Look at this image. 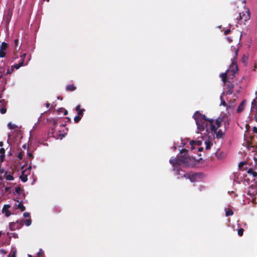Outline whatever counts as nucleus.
Masks as SVG:
<instances>
[{"label":"nucleus","instance_id":"51","mask_svg":"<svg viewBox=\"0 0 257 257\" xmlns=\"http://www.w3.org/2000/svg\"><path fill=\"white\" fill-rule=\"evenodd\" d=\"M31 56H30V57H29V61L31 60Z\"/></svg>","mask_w":257,"mask_h":257},{"label":"nucleus","instance_id":"17","mask_svg":"<svg viewBox=\"0 0 257 257\" xmlns=\"http://www.w3.org/2000/svg\"><path fill=\"white\" fill-rule=\"evenodd\" d=\"M247 172L248 174L252 175L253 177H256L257 176V173L254 172L252 169H249Z\"/></svg>","mask_w":257,"mask_h":257},{"label":"nucleus","instance_id":"41","mask_svg":"<svg viewBox=\"0 0 257 257\" xmlns=\"http://www.w3.org/2000/svg\"><path fill=\"white\" fill-rule=\"evenodd\" d=\"M203 150V148L202 147H200L198 148V151H202Z\"/></svg>","mask_w":257,"mask_h":257},{"label":"nucleus","instance_id":"20","mask_svg":"<svg viewBox=\"0 0 257 257\" xmlns=\"http://www.w3.org/2000/svg\"><path fill=\"white\" fill-rule=\"evenodd\" d=\"M22 189L20 187H17L15 188V191L14 192L15 195L20 194L22 192Z\"/></svg>","mask_w":257,"mask_h":257},{"label":"nucleus","instance_id":"3","mask_svg":"<svg viewBox=\"0 0 257 257\" xmlns=\"http://www.w3.org/2000/svg\"><path fill=\"white\" fill-rule=\"evenodd\" d=\"M231 94V92H229L225 94L223 93L220 96V100H221V104L224 106H226L227 108L228 107H232L234 108L235 106V104H234L233 101H232L231 100H228V97L227 96V94Z\"/></svg>","mask_w":257,"mask_h":257},{"label":"nucleus","instance_id":"39","mask_svg":"<svg viewBox=\"0 0 257 257\" xmlns=\"http://www.w3.org/2000/svg\"><path fill=\"white\" fill-rule=\"evenodd\" d=\"M42 254V249H40V251L38 252V255L39 256L41 255Z\"/></svg>","mask_w":257,"mask_h":257},{"label":"nucleus","instance_id":"48","mask_svg":"<svg viewBox=\"0 0 257 257\" xmlns=\"http://www.w3.org/2000/svg\"><path fill=\"white\" fill-rule=\"evenodd\" d=\"M67 113H68V112H67V111H66H66H65V112H64V114H65V115H66V114H67Z\"/></svg>","mask_w":257,"mask_h":257},{"label":"nucleus","instance_id":"42","mask_svg":"<svg viewBox=\"0 0 257 257\" xmlns=\"http://www.w3.org/2000/svg\"><path fill=\"white\" fill-rule=\"evenodd\" d=\"M243 165V163L241 162L239 164V167H240Z\"/></svg>","mask_w":257,"mask_h":257},{"label":"nucleus","instance_id":"43","mask_svg":"<svg viewBox=\"0 0 257 257\" xmlns=\"http://www.w3.org/2000/svg\"><path fill=\"white\" fill-rule=\"evenodd\" d=\"M15 43L16 45H17V43H18V39H16L15 40Z\"/></svg>","mask_w":257,"mask_h":257},{"label":"nucleus","instance_id":"2","mask_svg":"<svg viewBox=\"0 0 257 257\" xmlns=\"http://www.w3.org/2000/svg\"><path fill=\"white\" fill-rule=\"evenodd\" d=\"M237 51L238 50L234 49V53L233 55V59L232 61L231 64L229 66V68L227 70V72L228 74L229 73H231V75L234 76V74L237 72L238 70L237 66L236 64V58L237 56Z\"/></svg>","mask_w":257,"mask_h":257},{"label":"nucleus","instance_id":"19","mask_svg":"<svg viewBox=\"0 0 257 257\" xmlns=\"http://www.w3.org/2000/svg\"><path fill=\"white\" fill-rule=\"evenodd\" d=\"M5 150L4 149H0V161H2L4 157Z\"/></svg>","mask_w":257,"mask_h":257},{"label":"nucleus","instance_id":"54","mask_svg":"<svg viewBox=\"0 0 257 257\" xmlns=\"http://www.w3.org/2000/svg\"><path fill=\"white\" fill-rule=\"evenodd\" d=\"M14 200L16 201V200L14 199ZM17 202H19V201L17 200Z\"/></svg>","mask_w":257,"mask_h":257},{"label":"nucleus","instance_id":"1","mask_svg":"<svg viewBox=\"0 0 257 257\" xmlns=\"http://www.w3.org/2000/svg\"><path fill=\"white\" fill-rule=\"evenodd\" d=\"M193 118L196 121L197 133L201 135V138L204 140L205 148L209 150L211 145L210 139L215 137L221 138L224 135L223 131L219 128L221 121L219 119H207L199 111L194 114Z\"/></svg>","mask_w":257,"mask_h":257},{"label":"nucleus","instance_id":"7","mask_svg":"<svg viewBox=\"0 0 257 257\" xmlns=\"http://www.w3.org/2000/svg\"><path fill=\"white\" fill-rule=\"evenodd\" d=\"M8 48V44L5 42H3L0 47V57L4 58L6 56V51Z\"/></svg>","mask_w":257,"mask_h":257},{"label":"nucleus","instance_id":"55","mask_svg":"<svg viewBox=\"0 0 257 257\" xmlns=\"http://www.w3.org/2000/svg\"><path fill=\"white\" fill-rule=\"evenodd\" d=\"M50 0H47V2H49Z\"/></svg>","mask_w":257,"mask_h":257},{"label":"nucleus","instance_id":"12","mask_svg":"<svg viewBox=\"0 0 257 257\" xmlns=\"http://www.w3.org/2000/svg\"><path fill=\"white\" fill-rule=\"evenodd\" d=\"M226 155L223 152H218L216 154V157L219 160H223L226 158Z\"/></svg>","mask_w":257,"mask_h":257},{"label":"nucleus","instance_id":"23","mask_svg":"<svg viewBox=\"0 0 257 257\" xmlns=\"http://www.w3.org/2000/svg\"><path fill=\"white\" fill-rule=\"evenodd\" d=\"M11 257H16L17 250L15 248H13L11 250Z\"/></svg>","mask_w":257,"mask_h":257},{"label":"nucleus","instance_id":"52","mask_svg":"<svg viewBox=\"0 0 257 257\" xmlns=\"http://www.w3.org/2000/svg\"><path fill=\"white\" fill-rule=\"evenodd\" d=\"M28 257H32V256L30 254H28Z\"/></svg>","mask_w":257,"mask_h":257},{"label":"nucleus","instance_id":"38","mask_svg":"<svg viewBox=\"0 0 257 257\" xmlns=\"http://www.w3.org/2000/svg\"><path fill=\"white\" fill-rule=\"evenodd\" d=\"M187 152V150L186 149H182L181 151V153H186Z\"/></svg>","mask_w":257,"mask_h":257},{"label":"nucleus","instance_id":"30","mask_svg":"<svg viewBox=\"0 0 257 257\" xmlns=\"http://www.w3.org/2000/svg\"><path fill=\"white\" fill-rule=\"evenodd\" d=\"M14 68L11 66V69L7 70V74H11L14 71Z\"/></svg>","mask_w":257,"mask_h":257},{"label":"nucleus","instance_id":"33","mask_svg":"<svg viewBox=\"0 0 257 257\" xmlns=\"http://www.w3.org/2000/svg\"><path fill=\"white\" fill-rule=\"evenodd\" d=\"M26 56V53H24L23 54V55H21L20 57L22 58V61H24V59L25 58Z\"/></svg>","mask_w":257,"mask_h":257},{"label":"nucleus","instance_id":"32","mask_svg":"<svg viewBox=\"0 0 257 257\" xmlns=\"http://www.w3.org/2000/svg\"><path fill=\"white\" fill-rule=\"evenodd\" d=\"M12 12H9V13H8V19L9 21L11 19V18L12 17Z\"/></svg>","mask_w":257,"mask_h":257},{"label":"nucleus","instance_id":"31","mask_svg":"<svg viewBox=\"0 0 257 257\" xmlns=\"http://www.w3.org/2000/svg\"><path fill=\"white\" fill-rule=\"evenodd\" d=\"M23 216L24 217H28L30 216V213H28V212H25L24 214H23Z\"/></svg>","mask_w":257,"mask_h":257},{"label":"nucleus","instance_id":"16","mask_svg":"<svg viewBox=\"0 0 257 257\" xmlns=\"http://www.w3.org/2000/svg\"><path fill=\"white\" fill-rule=\"evenodd\" d=\"M227 74H228V73L226 71L225 73H221L220 74V77L221 78L222 80L223 81V82L224 83H225L226 81V78L227 76Z\"/></svg>","mask_w":257,"mask_h":257},{"label":"nucleus","instance_id":"49","mask_svg":"<svg viewBox=\"0 0 257 257\" xmlns=\"http://www.w3.org/2000/svg\"><path fill=\"white\" fill-rule=\"evenodd\" d=\"M28 155H29V157H31V156H32V154H31V153H29V154H28Z\"/></svg>","mask_w":257,"mask_h":257},{"label":"nucleus","instance_id":"29","mask_svg":"<svg viewBox=\"0 0 257 257\" xmlns=\"http://www.w3.org/2000/svg\"><path fill=\"white\" fill-rule=\"evenodd\" d=\"M6 111H7V109L6 108H5V107L2 108L0 109V112L2 114L5 113L6 112Z\"/></svg>","mask_w":257,"mask_h":257},{"label":"nucleus","instance_id":"11","mask_svg":"<svg viewBox=\"0 0 257 257\" xmlns=\"http://www.w3.org/2000/svg\"><path fill=\"white\" fill-rule=\"evenodd\" d=\"M245 104H246V101L243 100L240 103V104H239V105L238 106V107L237 108V112L239 113V112H241L242 111H243L245 108Z\"/></svg>","mask_w":257,"mask_h":257},{"label":"nucleus","instance_id":"44","mask_svg":"<svg viewBox=\"0 0 257 257\" xmlns=\"http://www.w3.org/2000/svg\"><path fill=\"white\" fill-rule=\"evenodd\" d=\"M18 157H19V158H20V159H21V158H22V155H21V154H19V155H18Z\"/></svg>","mask_w":257,"mask_h":257},{"label":"nucleus","instance_id":"5","mask_svg":"<svg viewBox=\"0 0 257 257\" xmlns=\"http://www.w3.org/2000/svg\"><path fill=\"white\" fill-rule=\"evenodd\" d=\"M30 172L31 167H29L28 168L22 171L20 178L23 182H25L28 180V176L30 174Z\"/></svg>","mask_w":257,"mask_h":257},{"label":"nucleus","instance_id":"37","mask_svg":"<svg viewBox=\"0 0 257 257\" xmlns=\"http://www.w3.org/2000/svg\"><path fill=\"white\" fill-rule=\"evenodd\" d=\"M229 32H230V30L228 29V30H226V31L224 32V34H225V35H227V34H228Z\"/></svg>","mask_w":257,"mask_h":257},{"label":"nucleus","instance_id":"36","mask_svg":"<svg viewBox=\"0 0 257 257\" xmlns=\"http://www.w3.org/2000/svg\"><path fill=\"white\" fill-rule=\"evenodd\" d=\"M253 131L254 133H255L257 134V127H253Z\"/></svg>","mask_w":257,"mask_h":257},{"label":"nucleus","instance_id":"27","mask_svg":"<svg viewBox=\"0 0 257 257\" xmlns=\"http://www.w3.org/2000/svg\"><path fill=\"white\" fill-rule=\"evenodd\" d=\"M243 233V229L242 228H240L238 230L237 233L238 235L242 236Z\"/></svg>","mask_w":257,"mask_h":257},{"label":"nucleus","instance_id":"35","mask_svg":"<svg viewBox=\"0 0 257 257\" xmlns=\"http://www.w3.org/2000/svg\"><path fill=\"white\" fill-rule=\"evenodd\" d=\"M193 178H194V176H189V177H188V178L190 180V181H191V182H193V181H194Z\"/></svg>","mask_w":257,"mask_h":257},{"label":"nucleus","instance_id":"8","mask_svg":"<svg viewBox=\"0 0 257 257\" xmlns=\"http://www.w3.org/2000/svg\"><path fill=\"white\" fill-rule=\"evenodd\" d=\"M247 194L251 197H254L257 195V185H251L250 186L248 190Z\"/></svg>","mask_w":257,"mask_h":257},{"label":"nucleus","instance_id":"18","mask_svg":"<svg viewBox=\"0 0 257 257\" xmlns=\"http://www.w3.org/2000/svg\"><path fill=\"white\" fill-rule=\"evenodd\" d=\"M75 89V87L73 84L69 85L66 87V90L68 91H73Z\"/></svg>","mask_w":257,"mask_h":257},{"label":"nucleus","instance_id":"10","mask_svg":"<svg viewBox=\"0 0 257 257\" xmlns=\"http://www.w3.org/2000/svg\"><path fill=\"white\" fill-rule=\"evenodd\" d=\"M202 140L194 141L192 140L190 142V145L192 146L191 149H194L195 145L200 146L202 144Z\"/></svg>","mask_w":257,"mask_h":257},{"label":"nucleus","instance_id":"50","mask_svg":"<svg viewBox=\"0 0 257 257\" xmlns=\"http://www.w3.org/2000/svg\"><path fill=\"white\" fill-rule=\"evenodd\" d=\"M56 123V121L55 120H53V123L55 124Z\"/></svg>","mask_w":257,"mask_h":257},{"label":"nucleus","instance_id":"15","mask_svg":"<svg viewBox=\"0 0 257 257\" xmlns=\"http://www.w3.org/2000/svg\"><path fill=\"white\" fill-rule=\"evenodd\" d=\"M8 126L11 130H15L17 128V126L16 124L12 123L11 122L8 123Z\"/></svg>","mask_w":257,"mask_h":257},{"label":"nucleus","instance_id":"28","mask_svg":"<svg viewBox=\"0 0 257 257\" xmlns=\"http://www.w3.org/2000/svg\"><path fill=\"white\" fill-rule=\"evenodd\" d=\"M81 119V117L80 116H76L75 117H74V121L76 122H78L79 121V120H80Z\"/></svg>","mask_w":257,"mask_h":257},{"label":"nucleus","instance_id":"47","mask_svg":"<svg viewBox=\"0 0 257 257\" xmlns=\"http://www.w3.org/2000/svg\"><path fill=\"white\" fill-rule=\"evenodd\" d=\"M3 142H0V146H3Z\"/></svg>","mask_w":257,"mask_h":257},{"label":"nucleus","instance_id":"6","mask_svg":"<svg viewBox=\"0 0 257 257\" xmlns=\"http://www.w3.org/2000/svg\"><path fill=\"white\" fill-rule=\"evenodd\" d=\"M250 18V13L248 9H245L244 12L239 13V20L246 21Z\"/></svg>","mask_w":257,"mask_h":257},{"label":"nucleus","instance_id":"26","mask_svg":"<svg viewBox=\"0 0 257 257\" xmlns=\"http://www.w3.org/2000/svg\"><path fill=\"white\" fill-rule=\"evenodd\" d=\"M25 223L26 226H30L31 224V220L30 219H27L25 221Z\"/></svg>","mask_w":257,"mask_h":257},{"label":"nucleus","instance_id":"46","mask_svg":"<svg viewBox=\"0 0 257 257\" xmlns=\"http://www.w3.org/2000/svg\"><path fill=\"white\" fill-rule=\"evenodd\" d=\"M49 106H50V104H49V103H46V106H47L48 108L49 107Z\"/></svg>","mask_w":257,"mask_h":257},{"label":"nucleus","instance_id":"9","mask_svg":"<svg viewBox=\"0 0 257 257\" xmlns=\"http://www.w3.org/2000/svg\"><path fill=\"white\" fill-rule=\"evenodd\" d=\"M11 207L10 204H5L2 210V212L3 214H5L7 217H9L11 214V212L9 210V208Z\"/></svg>","mask_w":257,"mask_h":257},{"label":"nucleus","instance_id":"13","mask_svg":"<svg viewBox=\"0 0 257 257\" xmlns=\"http://www.w3.org/2000/svg\"><path fill=\"white\" fill-rule=\"evenodd\" d=\"M28 64V62L25 63L24 61H22L20 63H19L18 64H15L14 65H12V67L14 69L16 68V69H18L20 67L27 65Z\"/></svg>","mask_w":257,"mask_h":257},{"label":"nucleus","instance_id":"21","mask_svg":"<svg viewBox=\"0 0 257 257\" xmlns=\"http://www.w3.org/2000/svg\"><path fill=\"white\" fill-rule=\"evenodd\" d=\"M225 215L226 216H231L233 215V211L231 209H225Z\"/></svg>","mask_w":257,"mask_h":257},{"label":"nucleus","instance_id":"53","mask_svg":"<svg viewBox=\"0 0 257 257\" xmlns=\"http://www.w3.org/2000/svg\"><path fill=\"white\" fill-rule=\"evenodd\" d=\"M58 99H61V100L62 99H61V98H60V97H58Z\"/></svg>","mask_w":257,"mask_h":257},{"label":"nucleus","instance_id":"4","mask_svg":"<svg viewBox=\"0 0 257 257\" xmlns=\"http://www.w3.org/2000/svg\"><path fill=\"white\" fill-rule=\"evenodd\" d=\"M186 160L187 159L184 157L180 159L172 158L170 160V162L173 166H175V165H186L187 163Z\"/></svg>","mask_w":257,"mask_h":257},{"label":"nucleus","instance_id":"25","mask_svg":"<svg viewBox=\"0 0 257 257\" xmlns=\"http://www.w3.org/2000/svg\"><path fill=\"white\" fill-rule=\"evenodd\" d=\"M6 178L7 180H9V181L14 180V177H13V176L11 175H10V174L6 175Z\"/></svg>","mask_w":257,"mask_h":257},{"label":"nucleus","instance_id":"34","mask_svg":"<svg viewBox=\"0 0 257 257\" xmlns=\"http://www.w3.org/2000/svg\"><path fill=\"white\" fill-rule=\"evenodd\" d=\"M0 252H1L2 253L4 254H6V253H7V252H6V250H4V249H1Z\"/></svg>","mask_w":257,"mask_h":257},{"label":"nucleus","instance_id":"14","mask_svg":"<svg viewBox=\"0 0 257 257\" xmlns=\"http://www.w3.org/2000/svg\"><path fill=\"white\" fill-rule=\"evenodd\" d=\"M16 209H19L21 211H24L25 210V206L22 204V202H19L18 204L15 205Z\"/></svg>","mask_w":257,"mask_h":257},{"label":"nucleus","instance_id":"45","mask_svg":"<svg viewBox=\"0 0 257 257\" xmlns=\"http://www.w3.org/2000/svg\"><path fill=\"white\" fill-rule=\"evenodd\" d=\"M9 190V187H6V188H5V190H6V191H8Z\"/></svg>","mask_w":257,"mask_h":257},{"label":"nucleus","instance_id":"40","mask_svg":"<svg viewBox=\"0 0 257 257\" xmlns=\"http://www.w3.org/2000/svg\"><path fill=\"white\" fill-rule=\"evenodd\" d=\"M14 225V223H10V227H11V228H13V225Z\"/></svg>","mask_w":257,"mask_h":257},{"label":"nucleus","instance_id":"24","mask_svg":"<svg viewBox=\"0 0 257 257\" xmlns=\"http://www.w3.org/2000/svg\"><path fill=\"white\" fill-rule=\"evenodd\" d=\"M176 172V173L177 174H179V175H182V176H184L185 177H186V174H184L182 171H179V170H177L176 171V172Z\"/></svg>","mask_w":257,"mask_h":257},{"label":"nucleus","instance_id":"22","mask_svg":"<svg viewBox=\"0 0 257 257\" xmlns=\"http://www.w3.org/2000/svg\"><path fill=\"white\" fill-rule=\"evenodd\" d=\"M76 110L78 111L79 115H81L83 113V110L80 108V105H77L76 108Z\"/></svg>","mask_w":257,"mask_h":257}]
</instances>
